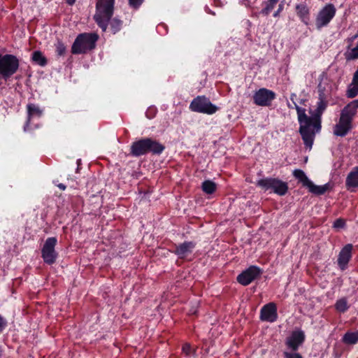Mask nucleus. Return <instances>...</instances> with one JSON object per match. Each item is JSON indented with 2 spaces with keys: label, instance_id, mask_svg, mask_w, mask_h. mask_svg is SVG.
I'll return each mask as SVG.
<instances>
[{
  "label": "nucleus",
  "instance_id": "obj_18",
  "mask_svg": "<svg viewBox=\"0 0 358 358\" xmlns=\"http://www.w3.org/2000/svg\"><path fill=\"white\" fill-rule=\"evenodd\" d=\"M195 245L193 241H185L177 245L174 252L179 257L183 258L193 251Z\"/></svg>",
  "mask_w": 358,
  "mask_h": 358
},
{
  "label": "nucleus",
  "instance_id": "obj_38",
  "mask_svg": "<svg viewBox=\"0 0 358 358\" xmlns=\"http://www.w3.org/2000/svg\"><path fill=\"white\" fill-rule=\"evenodd\" d=\"M57 187L61 189V190H65L66 187L65 185L62 184V183H59V185H57Z\"/></svg>",
  "mask_w": 358,
  "mask_h": 358
},
{
  "label": "nucleus",
  "instance_id": "obj_42",
  "mask_svg": "<svg viewBox=\"0 0 358 358\" xmlns=\"http://www.w3.org/2000/svg\"><path fill=\"white\" fill-rule=\"evenodd\" d=\"M356 36L358 37V30H357V33L356 34Z\"/></svg>",
  "mask_w": 358,
  "mask_h": 358
},
{
  "label": "nucleus",
  "instance_id": "obj_14",
  "mask_svg": "<svg viewBox=\"0 0 358 358\" xmlns=\"http://www.w3.org/2000/svg\"><path fill=\"white\" fill-rule=\"evenodd\" d=\"M304 341V332L301 329H298L292 331L291 335L287 338L285 344L291 350L296 351Z\"/></svg>",
  "mask_w": 358,
  "mask_h": 358
},
{
  "label": "nucleus",
  "instance_id": "obj_3",
  "mask_svg": "<svg viewBox=\"0 0 358 358\" xmlns=\"http://www.w3.org/2000/svg\"><path fill=\"white\" fill-rule=\"evenodd\" d=\"M115 0H98L94 19L98 26L106 31L113 14Z\"/></svg>",
  "mask_w": 358,
  "mask_h": 358
},
{
  "label": "nucleus",
  "instance_id": "obj_36",
  "mask_svg": "<svg viewBox=\"0 0 358 358\" xmlns=\"http://www.w3.org/2000/svg\"><path fill=\"white\" fill-rule=\"evenodd\" d=\"M7 326V320L0 315V334L4 330Z\"/></svg>",
  "mask_w": 358,
  "mask_h": 358
},
{
  "label": "nucleus",
  "instance_id": "obj_15",
  "mask_svg": "<svg viewBox=\"0 0 358 358\" xmlns=\"http://www.w3.org/2000/svg\"><path fill=\"white\" fill-rule=\"evenodd\" d=\"M353 245L351 243L346 244L340 251L337 259L338 266L341 270L347 268L348 264L352 258Z\"/></svg>",
  "mask_w": 358,
  "mask_h": 358
},
{
  "label": "nucleus",
  "instance_id": "obj_10",
  "mask_svg": "<svg viewBox=\"0 0 358 358\" xmlns=\"http://www.w3.org/2000/svg\"><path fill=\"white\" fill-rule=\"evenodd\" d=\"M275 93L266 88H260L254 93L253 101L257 106H268L275 99Z\"/></svg>",
  "mask_w": 358,
  "mask_h": 358
},
{
  "label": "nucleus",
  "instance_id": "obj_17",
  "mask_svg": "<svg viewBox=\"0 0 358 358\" xmlns=\"http://www.w3.org/2000/svg\"><path fill=\"white\" fill-rule=\"evenodd\" d=\"M27 120L25 124L24 130L30 124L31 120L34 117H41L43 115V109L38 105L29 103L27 105Z\"/></svg>",
  "mask_w": 358,
  "mask_h": 358
},
{
  "label": "nucleus",
  "instance_id": "obj_12",
  "mask_svg": "<svg viewBox=\"0 0 358 358\" xmlns=\"http://www.w3.org/2000/svg\"><path fill=\"white\" fill-rule=\"evenodd\" d=\"M261 274V270L256 266H250L237 276V281L243 286L248 285Z\"/></svg>",
  "mask_w": 358,
  "mask_h": 358
},
{
  "label": "nucleus",
  "instance_id": "obj_39",
  "mask_svg": "<svg viewBox=\"0 0 358 358\" xmlns=\"http://www.w3.org/2000/svg\"><path fill=\"white\" fill-rule=\"evenodd\" d=\"M66 2L69 5H73L76 2V0H66Z\"/></svg>",
  "mask_w": 358,
  "mask_h": 358
},
{
  "label": "nucleus",
  "instance_id": "obj_23",
  "mask_svg": "<svg viewBox=\"0 0 358 358\" xmlns=\"http://www.w3.org/2000/svg\"><path fill=\"white\" fill-rule=\"evenodd\" d=\"M345 59L347 61H355L358 59V41L355 47L348 45L344 53Z\"/></svg>",
  "mask_w": 358,
  "mask_h": 358
},
{
  "label": "nucleus",
  "instance_id": "obj_40",
  "mask_svg": "<svg viewBox=\"0 0 358 358\" xmlns=\"http://www.w3.org/2000/svg\"><path fill=\"white\" fill-rule=\"evenodd\" d=\"M295 96H296V95H295L294 94H292L291 95V99H292V101H294V97H295ZM293 103H294L295 102H294V101H293Z\"/></svg>",
  "mask_w": 358,
  "mask_h": 358
},
{
  "label": "nucleus",
  "instance_id": "obj_19",
  "mask_svg": "<svg viewBox=\"0 0 358 358\" xmlns=\"http://www.w3.org/2000/svg\"><path fill=\"white\" fill-rule=\"evenodd\" d=\"M296 14L301 20L306 24H308L310 20V10L308 7L304 4H297L296 6Z\"/></svg>",
  "mask_w": 358,
  "mask_h": 358
},
{
  "label": "nucleus",
  "instance_id": "obj_41",
  "mask_svg": "<svg viewBox=\"0 0 358 358\" xmlns=\"http://www.w3.org/2000/svg\"><path fill=\"white\" fill-rule=\"evenodd\" d=\"M196 313V310H189V313L190 314H195Z\"/></svg>",
  "mask_w": 358,
  "mask_h": 358
},
{
  "label": "nucleus",
  "instance_id": "obj_9",
  "mask_svg": "<svg viewBox=\"0 0 358 358\" xmlns=\"http://www.w3.org/2000/svg\"><path fill=\"white\" fill-rule=\"evenodd\" d=\"M57 243L55 237H49L45 241L41 250V256L45 263L50 265L56 262L58 255L55 248Z\"/></svg>",
  "mask_w": 358,
  "mask_h": 358
},
{
  "label": "nucleus",
  "instance_id": "obj_34",
  "mask_svg": "<svg viewBox=\"0 0 358 358\" xmlns=\"http://www.w3.org/2000/svg\"><path fill=\"white\" fill-rule=\"evenodd\" d=\"M285 358H303L302 356L298 352H284L283 353Z\"/></svg>",
  "mask_w": 358,
  "mask_h": 358
},
{
  "label": "nucleus",
  "instance_id": "obj_4",
  "mask_svg": "<svg viewBox=\"0 0 358 358\" xmlns=\"http://www.w3.org/2000/svg\"><path fill=\"white\" fill-rule=\"evenodd\" d=\"M99 36L95 33H83L77 36L72 47L71 52L74 55L85 54L93 50Z\"/></svg>",
  "mask_w": 358,
  "mask_h": 358
},
{
  "label": "nucleus",
  "instance_id": "obj_30",
  "mask_svg": "<svg viewBox=\"0 0 358 358\" xmlns=\"http://www.w3.org/2000/svg\"><path fill=\"white\" fill-rule=\"evenodd\" d=\"M110 29L112 34H115L118 32L122 26V21L115 17L110 21Z\"/></svg>",
  "mask_w": 358,
  "mask_h": 358
},
{
  "label": "nucleus",
  "instance_id": "obj_26",
  "mask_svg": "<svg viewBox=\"0 0 358 358\" xmlns=\"http://www.w3.org/2000/svg\"><path fill=\"white\" fill-rule=\"evenodd\" d=\"M343 342L348 345H354L358 342V331L346 332L343 337Z\"/></svg>",
  "mask_w": 358,
  "mask_h": 358
},
{
  "label": "nucleus",
  "instance_id": "obj_8",
  "mask_svg": "<svg viewBox=\"0 0 358 358\" xmlns=\"http://www.w3.org/2000/svg\"><path fill=\"white\" fill-rule=\"evenodd\" d=\"M336 13V8L333 3H327L317 13L315 17V26L318 30L328 26Z\"/></svg>",
  "mask_w": 358,
  "mask_h": 358
},
{
  "label": "nucleus",
  "instance_id": "obj_5",
  "mask_svg": "<svg viewBox=\"0 0 358 358\" xmlns=\"http://www.w3.org/2000/svg\"><path fill=\"white\" fill-rule=\"evenodd\" d=\"M19 68V60L13 55L0 54V78L7 80L15 74Z\"/></svg>",
  "mask_w": 358,
  "mask_h": 358
},
{
  "label": "nucleus",
  "instance_id": "obj_43",
  "mask_svg": "<svg viewBox=\"0 0 358 358\" xmlns=\"http://www.w3.org/2000/svg\"><path fill=\"white\" fill-rule=\"evenodd\" d=\"M357 71H358V69H357Z\"/></svg>",
  "mask_w": 358,
  "mask_h": 358
},
{
  "label": "nucleus",
  "instance_id": "obj_22",
  "mask_svg": "<svg viewBox=\"0 0 358 358\" xmlns=\"http://www.w3.org/2000/svg\"><path fill=\"white\" fill-rule=\"evenodd\" d=\"M346 186L349 189L358 188V166L355 167L347 176Z\"/></svg>",
  "mask_w": 358,
  "mask_h": 358
},
{
  "label": "nucleus",
  "instance_id": "obj_33",
  "mask_svg": "<svg viewBox=\"0 0 358 358\" xmlns=\"http://www.w3.org/2000/svg\"><path fill=\"white\" fill-rule=\"evenodd\" d=\"M345 226V222L341 218L336 220L333 224V227L335 229H342Z\"/></svg>",
  "mask_w": 358,
  "mask_h": 358
},
{
  "label": "nucleus",
  "instance_id": "obj_16",
  "mask_svg": "<svg viewBox=\"0 0 358 358\" xmlns=\"http://www.w3.org/2000/svg\"><path fill=\"white\" fill-rule=\"evenodd\" d=\"M148 152L147 138L134 142L131 145L130 153L132 156L139 157Z\"/></svg>",
  "mask_w": 358,
  "mask_h": 358
},
{
  "label": "nucleus",
  "instance_id": "obj_29",
  "mask_svg": "<svg viewBox=\"0 0 358 358\" xmlns=\"http://www.w3.org/2000/svg\"><path fill=\"white\" fill-rule=\"evenodd\" d=\"M32 59L37 64L44 66L47 64V60L45 57L43 55L42 52L40 51H34L32 54Z\"/></svg>",
  "mask_w": 358,
  "mask_h": 358
},
{
  "label": "nucleus",
  "instance_id": "obj_7",
  "mask_svg": "<svg viewBox=\"0 0 358 358\" xmlns=\"http://www.w3.org/2000/svg\"><path fill=\"white\" fill-rule=\"evenodd\" d=\"M189 109L193 112L212 115L217 111L218 107L213 104L206 96H198L190 103Z\"/></svg>",
  "mask_w": 358,
  "mask_h": 358
},
{
  "label": "nucleus",
  "instance_id": "obj_13",
  "mask_svg": "<svg viewBox=\"0 0 358 358\" xmlns=\"http://www.w3.org/2000/svg\"><path fill=\"white\" fill-rule=\"evenodd\" d=\"M259 318L262 321L274 322L278 319L277 306L274 302H270L263 306L260 310Z\"/></svg>",
  "mask_w": 358,
  "mask_h": 358
},
{
  "label": "nucleus",
  "instance_id": "obj_32",
  "mask_svg": "<svg viewBox=\"0 0 358 358\" xmlns=\"http://www.w3.org/2000/svg\"><path fill=\"white\" fill-rule=\"evenodd\" d=\"M144 0H129V5L134 9H138Z\"/></svg>",
  "mask_w": 358,
  "mask_h": 358
},
{
  "label": "nucleus",
  "instance_id": "obj_35",
  "mask_svg": "<svg viewBox=\"0 0 358 358\" xmlns=\"http://www.w3.org/2000/svg\"><path fill=\"white\" fill-rule=\"evenodd\" d=\"M182 352L186 355V356H190L191 353H192V348H191V346L189 344H185L183 346H182Z\"/></svg>",
  "mask_w": 358,
  "mask_h": 358
},
{
  "label": "nucleus",
  "instance_id": "obj_31",
  "mask_svg": "<svg viewBox=\"0 0 358 358\" xmlns=\"http://www.w3.org/2000/svg\"><path fill=\"white\" fill-rule=\"evenodd\" d=\"M56 52L57 54V55L59 56H62L65 54L66 52V46L64 45V44L61 42V41H58L57 45H56Z\"/></svg>",
  "mask_w": 358,
  "mask_h": 358
},
{
  "label": "nucleus",
  "instance_id": "obj_24",
  "mask_svg": "<svg viewBox=\"0 0 358 358\" xmlns=\"http://www.w3.org/2000/svg\"><path fill=\"white\" fill-rule=\"evenodd\" d=\"M358 94V71H357L353 76L352 84L347 91V96L349 98H354Z\"/></svg>",
  "mask_w": 358,
  "mask_h": 358
},
{
  "label": "nucleus",
  "instance_id": "obj_37",
  "mask_svg": "<svg viewBox=\"0 0 358 358\" xmlns=\"http://www.w3.org/2000/svg\"><path fill=\"white\" fill-rule=\"evenodd\" d=\"M357 38L356 34L352 37L348 38L347 41L349 43V45H351V43Z\"/></svg>",
  "mask_w": 358,
  "mask_h": 358
},
{
  "label": "nucleus",
  "instance_id": "obj_20",
  "mask_svg": "<svg viewBox=\"0 0 358 358\" xmlns=\"http://www.w3.org/2000/svg\"><path fill=\"white\" fill-rule=\"evenodd\" d=\"M306 187L308 189V191L313 194L320 196L323 195L327 190L330 188V184L326 183L323 185H316L311 180L308 184Z\"/></svg>",
  "mask_w": 358,
  "mask_h": 358
},
{
  "label": "nucleus",
  "instance_id": "obj_1",
  "mask_svg": "<svg viewBox=\"0 0 358 358\" xmlns=\"http://www.w3.org/2000/svg\"><path fill=\"white\" fill-rule=\"evenodd\" d=\"M328 102L324 90H319L318 101L316 108L310 110V117L306 113V109L299 106L294 103V108L297 113L298 121L300 124L299 133L301 136L306 149H312L315 134L321 130V119L324 110L327 109Z\"/></svg>",
  "mask_w": 358,
  "mask_h": 358
},
{
  "label": "nucleus",
  "instance_id": "obj_25",
  "mask_svg": "<svg viewBox=\"0 0 358 358\" xmlns=\"http://www.w3.org/2000/svg\"><path fill=\"white\" fill-rule=\"evenodd\" d=\"M216 184L210 180H205L201 184L202 191L207 194H211L214 193L216 190Z\"/></svg>",
  "mask_w": 358,
  "mask_h": 358
},
{
  "label": "nucleus",
  "instance_id": "obj_21",
  "mask_svg": "<svg viewBox=\"0 0 358 358\" xmlns=\"http://www.w3.org/2000/svg\"><path fill=\"white\" fill-rule=\"evenodd\" d=\"M148 152L155 155H160L164 150L165 147L158 141L150 138H147Z\"/></svg>",
  "mask_w": 358,
  "mask_h": 358
},
{
  "label": "nucleus",
  "instance_id": "obj_11",
  "mask_svg": "<svg viewBox=\"0 0 358 358\" xmlns=\"http://www.w3.org/2000/svg\"><path fill=\"white\" fill-rule=\"evenodd\" d=\"M262 6V8L260 11V14L264 16H268L275 8L278 7L277 10L274 11L273 14L274 17H278L284 9V0H282L280 2V0H267L263 1Z\"/></svg>",
  "mask_w": 358,
  "mask_h": 358
},
{
  "label": "nucleus",
  "instance_id": "obj_27",
  "mask_svg": "<svg viewBox=\"0 0 358 358\" xmlns=\"http://www.w3.org/2000/svg\"><path fill=\"white\" fill-rule=\"evenodd\" d=\"M293 176L295 178L299 180V181L301 182L304 187H306L310 182V180L308 179L304 171L301 169H295L293 171Z\"/></svg>",
  "mask_w": 358,
  "mask_h": 358
},
{
  "label": "nucleus",
  "instance_id": "obj_2",
  "mask_svg": "<svg viewBox=\"0 0 358 358\" xmlns=\"http://www.w3.org/2000/svg\"><path fill=\"white\" fill-rule=\"evenodd\" d=\"M358 108V100H354L347 104L341 112L338 122L335 124L333 133L336 136L344 137L352 129L353 117Z\"/></svg>",
  "mask_w": 358,
  "mask_h": 358
},
{
  "label": "nucleus",
  "instance_id": "obj_28",
  "mask_svg": "<svg viewBox=\"0 0 358 358\" xmlns=\"http://www.w3.org/2000/svg\"><path fill=\"white\" fill-rule=\"evenodd\" d=\"M335 308L340 313L346 312L349 308L347 299L341 298L337 300L335 303Z\"/></svg>",
  "mask_w": 358,
  "mask_h": 358
},
{
  "label": "nucleus",
  "instance_id": "obj_6",
  "mask_svg": "<svg viewBox=\"0 0 358 358\" xmlns=\"http://www.w3.org/2000/svg\"><path fill=\"white\" fill-rule=\"evenodd\" d=\"M257 185L265 191L271 190L279 196L285 195L288 191V184L275 178H262L257 180Z\"/></svg>",
  "mask_w": 358,
  "mask_h": 358
}]
</instances>
